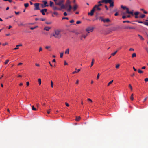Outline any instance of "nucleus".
<instances>
[{
	"instance_id": "nucleus-1",
	"label": "nucleus",
	"mask_w": 148,
	"mask_h": 148,
	"mask_svg": "<svg viewBox=\"0 0 148 148\" xmlns=\"http://www.w3.org/2000/svg\"><path fill=\"white\" fill-rule=\"evenodd\" d=\"M104 3L105 4L109 3L110 4V7H113L114 6V1L113 0H101L99 1V3Z\"/></svg>"
},
{
	"instance_id": "nucleus-2",
	"label": "nucleus",
	"mask_w": 148,
	"mask_h": 148,
	"mask_svg": "<svg viewBox=\"0 0 148 148\" xmlns=\"http://www.w3.org/2000/svg\"><path fill=\"white\" fill-rule=\"evenodd\" d=\"M52 36L55 37L56 38L58 39H60L61 36V35L60 34V31L57 30L55 31L54 33L51 35V37Z\"/></svg>"
},
{
	"instance_id": "nucleus-3",
	"label": "nucleus",
	"mask_w": 148,
	"mask_h": 148,
	"mask_svg": "<svg viewBox=\"0 0 148 148\" xmlns=\"http://www.w3.org/2000/svg\"><path fill=\"white\" fill-rule=\"evenodd\" d=\"M121 7L123 9H125L126 10V13L130 14L131 15H133V10H132V11H129V8L125 6H124L123 5L121 6Z\"/></svg>"
},
{
	"instance_id": "nucleus-4",
	"label": "nucleus",
	"mask_w": 148,
	"mask_h": 148,
	"mask_svg": "<svg viewBox=\"0 0 148 148\" xmlns=\"http://www.w3.org/2000/svg\"><path fill=\"white\" fill-rule=\"evenodd\" d=\"M93 8L95 10V11H97L99 12L101 10V8L96 5H95L94 6Z\"/></svg>"
},
{
	"instance_id": "nucleus-5",
	"label": "nucleus",
	"mask_w": 148,
	"mask_h": 148,
	"mask_svg": "<svg viewBox=\"0 0 148 148\" xmlns=\"http://www.w3.org/2000/svg\"><path fill=\"white\" fill-rule=\"evenodd\" d=\"M64 0H59L58 1L56 5L60 6L64 2Z\"/></svg>"
},
{
	"instance_id": "nucleus-6",
	"label": "nucleus",
	"mask_w": 148,
	"mask_h": 148,
	"mask_svg": "<svg viewBox=\"0 0 148 148\" xmlns=\"http://www.w3.org/2000/svg\"><path fill=\"white\" fill-rule=\"evenodd\" d=\"M95 12V10L93 8L91 10L90 12L88 13V15L92 16L94 14V13Z\"/></svg>"
},
{
	"instance_id": "nucleus-7",
	"label": "nucleus",
	"mask_w": 148,
	"mask_h": 148,
	"mask_svg": "<svg viewBox=\"0 0 148 148\" xmlns=\"http://www.w3.org/2000/svg\"><path fill=\"white\" fill-rule=\"evenodd\" d=\"M39 3H38L34 4V5L35 7L34 10H38L39 9Z\"/></svg>"
},
{
	"instance_id": "nucleus-8",
	"label": "nucleus",
	"mask_w": 148,
	"mask_h": 148,
	"mask_svg": "<svg viewBox=\"0 0 148 148\" xmlns=\"http://www.w3.org/2000/svg\"><path fill=\"white\" fill-rule=\"evenodd\" d=\"M70 1L69 0H67L66 1V3L65 4V6L66 8L68 7L69 5H70Z\"/></svg>"
},
{
	"instance_id": "nucleus-9",
	"label": "nucleus",
	"mask_w": 148,
	"mask_h": 148,
	"mask_svg": "<svg viewBox=\"0 0 148 148\" xmlns=\"http://www.w3.org/2000/svg\"><path fill=\"white\" fill-rule=\"evenodd\" d=\"M43 2L44 5V6H42L43 7H48L49 6V5H47V3L46 1H43Z\"/></svg>"
},
{
	"instance_id": "nucleus-10",
	"label": "nucleus",
	"mask_w": 148,
	"mask_h": 148,
	"mask_svg": "<svg viewBox=\"0 0 148 148\" xmlns=\"http://www.w3.org/2000/svg\"><path fill=\"white\" fill-rule=\"evenodd\" d=\"M53 10H60L61 9L59 8H58L57 7L55 6H53Z\"/></svg>"
},
{
	"instance_id": "nucleus-11",
	"label": "nucleus",
	"mask_w": 148,
	"mask_h": 148,
	"mask_svg": "<svg viewBox=\"0 0 148 148\" xmlns=\"http://www.w3.org/2000/svg\"><path fill=\"white\" fill-rule=\"evenodd\" d=\"M124 29H134V28L132 27H131L130 26H125L124 28Z\"/></svg>"
},
{
	"instance_id": "nucleus-12",
	"label": "nucleus",
	"mask_w": 148,
	"mask_h": 148,
	"mask_svg": "<svg viewBox=\"0 0 148 148\" xmlns=\"http://www.w3.org/2000/svg\"><path fill=\"white\" fill-rule=\"evenodd\" d=\"M78 6L77 4H75L73 7V10L74 11H75L77 8H78Z\"/></svg>"
},
{
	"instance_id": "nucleus-13",
	"label": "nucleus",
	"mask_w": 148,
	"mask_h": 148,
	"mask_svg": "<svg viewBox=\"0 0 148 148\" xmlns=\"http://www.w3.org/2000/svg\"><path fill=\"white\" fill-rule=\"evenodd\" d=\"M50 29L51 27L46 26L45 27L44 29L47 31H48Z\"/></svg>"
},
{
	"instance_id": "nucleus-14",
	"label": "nucleus",
	"mask_w": 148,
	"mask_h": 148,
	"mask_svg": "<svg viewBox=\"0 0 148 148\" xmlns=\"http://www.w3.org/2000/svg\"><path fill=\"white\" fill-rule=\"evenodd\" d=\"M60 6H61V8H60L61 9H61H64L66 8V7L65 6V5L63 3Z\"/></svg>"
},
{
	"instance_id": "nucleus-15",
	"label": "nucleus",
	"mask_w": 148,
	"mask_h": 148,
	"mask_svg": "<svg viewBox=\"0 0 148 148\" xmlns=\"http://www.w3.org/2000/svg\"><path fill=\"white\" fill-rule=\"evenodd\" d=\"M110 19L108 18H107L106 19H104L103 21V22L104 23H108L110 22Z\"/></svg>"
},
{
	"instance_id": "nucleus-16",
	"label": "nucleus",
	"mask_w": 148,
	"mask_h": 148,
	"mask_svg": "<svg viewBox=\"0 0 148 148\" xmlns=\"http://www.w3.org/2000/svg\"><path fill=\"white\" fill-rule=\"evenodd\" d=\"M138 36L141 40L143 41L144 40V39L141 35L138 34Z\"/></svg>"
},
{
	"instance_id": "nucleus-17",
	"label": "nucleus",
	"mask_w": 148,
	"mask_h": 148,
	"mask_svg": "<svg viewBox=\"0 0 148 148\" xmlns=\"http://www.w3.org/2000/svg\"><path fill=\"white\" fill-rule=\"evenodd\" d=\"M68 7H69V8L67 9V11L68 12H70L71 9H72V7L71 6V5H69Z\"/></svg>"
},
{
	"instance_id": "nucleus-18",
	"label": "nucleus",
	"mask_w": 148,
	"mask_h": 148,
	"mask_svg": "<svg viewBox=\"0 0 148 148\" xmlns=\"http://www.w3.org/2000/svg\"><path fill=\"white\" fill-rule=\"evenodd\" d=\"M69 48H67L66 50L65 53L66 54H69Z\"/></svg>"
},
{
	"instance_id": "nucleus-19",
	"label": "nucleus",
	"mask_w": 148,
	"mask_h": 148,
	"mask_svg": "<svg viewBox=\"0 0 148 148\" xmlns=\"http://www.w3.org/2000/svg\"><path fill=\"white\" fill-rule=\"evenodd\" d=\"M53 2L51 1H50V5L49 6L51 7H52L53 8V6H54V5H53Z\"/></svg>"
},
{
	"instance_id": "nucleus-20",
	"label": "nucleus",
	"mask_w": 148,
	"mask_h": 148,
	"mask_svg": "<svg viewBox=\"0 0 148 148\" xmlns=\"http://www.w3.org/2000/svg\"><path fill=\"white\" fill-rule=\"evenodd\" d=\"M80 71V69H79L77 70V71H73L72 72V73L73 74H74L75 73H77L78 72H79Z\"/></svg>"
},
{
	"instance_id": "nucleus-21",
	"label": "nucleus",
	"mask_w": 148,
	"mask_h": 148,
	"mask_svg": "<svg viewBox=\"0 0 148 148\" xmlns=\"http://www.w3.org/2000/svg\"><path fill=\"white\" fill-rule=\"evenodd\" d=\"M80 119H81V117H80V116H77L76 119V120L77 121H79L80 120Z\"/></svg>"
},
{
	"instance_id": "nucleus-22",
	"label": "nucleus",
	"mask_w": 148,
	"mask_h": 148,
	"mask_svg": "<svg viewBox=\"0 0 148 148\" xmlns=\"http://www.w3.org/2000/svg\"><path fill=\"white\" fill-rule=\"evenodd\" d=\"M38 82H39V85H40L41 84V79L40 78L38 79Z\"/></svg>"
},
{
	"instance_id": "nucleus-23",
	"label": "nucleus",
	"mask_w": 148,
	"mask_h": 148,
	"mask_svg": "<svg viewBox=\"0 0 148 148\" xmlns=\"http://www.w3.org/2000/svg\"><path fill=\"white\" fill-rule=\"evenodd\" d=\"M86 32H87L88 33H89V32L90 31V27H89L86 28Z\"/></svg>"
},
{
	"instance_id": "nucleus-24",
	"label": "nucleus",
	"mask_w": 148,
	"mask_h": 148,
	"mask_svg": "<svg viewBox=\"0 0 148 148\" xmlns=\"http://www.w3.org/2000/svg\"><path fill=\"white\" fill-rule=\"evenodd\" d=\"M94 61V59H92V62H91V67H92L93 66V65Z\"/></svg>"
},
{
	"instance_id": "nucleus-25",
	"label": "nucleus",
	"mask_w": 148,
	"mask_h": 148,
	"mask_svg": "<svg viewBox=\"0 0 148 148\" xmlns=\"http://www.w3.org/2000/svg\"><path fill=\"white\" fill-rule=\"evenodd\" d=\"M38 27V26H35V27H31L30 28V29L31 30H34V29L37 28Z\"/></svg>"
},
{
	"instance_id": "nucleus-26",
	"label": "nucleus",
	"mask_w": 148,
	"mask_h": 148,
	"mask_svg": "<svg viewBox=\"0 0 148 148\" xmlns=\"http://www.w3.org/2000/svg\"><path fill=\"white\" fill-rule=\"evenodd\" d=\"M99 20H101V21L103 22L104 19L103 18V17L100 16L99 17Z\"/></svg>"
},
{
	"instance_id": "nucleus-27",
	"label": "nucleus",
	"mask_w": 148,
	"mask_h": 148,
	"mask_svg": "<svg viewBox=\"0 0 148 148\" xmlns=\"http://www.w3.org/2000/svg\"><path fill=\"white\" fill-rule=\"evenodd\" d=\"M138 73L140 74L142 73H143V71L140 70V69H138Z\"/></svg>"
},
{
	"instance_id": "nucleus-28",
	"label": "nucleus",
	"mask_w": 148,
	"mask_h": 148,
	"mask_svg": "<svg viewBox=\"0 0 148 148\" xmlns=\"http://www.w3.org/2000/svg\"><path fill=\"white\" fill-rule=\"evenodd\" d=\"M117 52H118V51L117 50L116 51H115V52H114V53H111V55L112 56H114L117 53Z\"/></svg>"
},
{
	"instance_id": "nucleus-29",
	"label": "nucleus",
	"mask_w": 148,
	"mask_h": 148,
	"mask_svg": "<svg viewBox=\"0 0 148 148\" xmlns=\"http://www.w3.org/2000/svg\"><path fill=\"white\" fill-rule=\"evenodd\" d=\"M113 80H112L108 84L107 86H109L110 84H111L113 82Z\"/></svg>"
},
{
	"instance_id": "nucleus-30",
	"label": "nucleus",
	"mask_w": 148,
	"mask_h": 148,
	"mask_svg": "<svg viewBox=\"0 0 148 148\" xmlns=\"http://www.w3.org/2000/svg\"><path fill=\"white\" fill-rule=\"evenodd\" d=\"M133 94H132L131 95V97H130V98L131 100H134V98H133Z\"/></svg>"
},
{
	"instance_id": "nucleus-31",
	"label": "nucleus",
	"mask_w": 148,
	"mask_h": 148,
	"mask_svg": "<svg viewBox=\"0 0 148 148\" xmlns=\"http://www.w3.org/2000/svg\"><path fill=\"white\" fill-rule=\"evenodd\" d=\"M40 12H41L42 13V14L44 15H45V12L43 10H42L41 11H40Z\"/></svg>"
},
{
	"instance_id": "nucleus-32",
	"label": "nucleus",
	"mask_w": 148,
	"mask_h": 148,
	"mask_svg": "<svg viewBox=\"0 0 148 148\" xmlns=\"http://www.w3.org/2000/svg\"><path fill=\"white\" fill-rule=\"evenodd\" d=\"M101 3H99V1L98 2V5H97L98 6L100 7V6H101L102 5V4H101Z\"/></svg>"
},
{
	"instance_id": "nucleus-33",
	"label": "nucleus",
	"mask_w": 148,
	"mask_h": 148,
	"mask_svg": "<svg viewBox=\"0 0 148 148\" xmlns=\"http://www.w3.org/2000/svg\"><path fill=\"white\" fill-rule=\"evenodd\" d=\"M32 110H34V111H36L37 110V109H36V108H34V106H32Z\"/></svg>"
},
{
	"instance_id": "nucleus-34",
	"label": "nucleus",
	"mask_w": 148,
	"mask_h": 148,
	"mask_svg": "<svg viewBox=\"0 0 148 148\" xmlns=\"http://www.w3.org/2000/svg\"><path fill=\"white\" fill-rule=\"evenodd\" d=\"M139 14V12H136L134 13V14L135 15V16H137Z\"/></svg>"
},
{
	"instance_id": "nucleus-35",
	"label": "nucleus",
	"mask_w": 148,
	"mask_h": 148,
	"mask_svg": "<svg viewBox=\"0 0 148 148\" xmlns=\"http://www.w3.org/2000/svg\"><path fill=\"white\" fill-rule=\"evenodd\" d=\"M136 56V54L135 53H134L132 55V57H135Z\"/></svg>"
},
{
	"instance_id": "nucleus-36",
	"label": "nucleus",
	"mask_w": 148,
	"mask_h": 148,
	"mask_svg": "<svg viewBox=\"0 0 148 148\" xmlns=\"http://www.w3.org/2000/svg\"><path fill=\"white\" fill-rule=\"evenodd\" d=\"M51 87L53 88V83L52 81H51Z\"/></svg>"
},
{
	"instance_id": "nucleus-37",
	"label": "nucleus",
	"mask_w": 148,
	"mask_h": 148,
	"mask_svg": "<svg viewBox=\"0 0 148 148\" xmlns=\"http://www.w3.org/2000/svg\"><path fill=\"white\" fill-rule=\"evenodd\" d=\"M29 4L28 3H26L24 4V6L25 7H27L28 6Z\"/></svg>"
},
{
	"instance_id": "nucleus-38",
	"label": "nucleus",
	"mask_w": 148,
	"mask_h": 148,
	"mask_svg": "<svg viewBox=\"0 0 148 148\" xmlns=\"http://www.w3.org/2000/svg\"><path fill=\"white\" fill-rule=\"evenodd\" d=\"M145 15H144V14H143L141 15L140 16V18H144L145 17Z\"/></svg>"
},
{
	"instance_id": "nucleus-39",
	"label": "nucleus",
	"mask_w": 148,
	"mask_h": 148,
	"mask_svg": "<svg viewBox=\"0 0 148 148\" xmlns=\"http://www.w3.org/2000/svg\"><path fill=\"white\" fill-rule=\"evenodd\" d=\"M63 53H60V57L61 58H62L63 56Z\"/></svg>"
},
{
	"instance_id": "nucleus-40",
	"label": "nucleus",
	"mask_w": 148,
	"mask_h": 148,
	"mask_svg": "<svg viewBox=\"0 0 148 148\" xmlns=\"http://www.w3.org/2000/svg\"><path fill=\"white\" fill-rule=\"evenodd\" d=\"M130 23V21H123V23Z\"/></svg>"
},
{
	"instance_id": "nucleus-41",
	"label": "nucleus",
	"mask_w": 148,
	"mask_h": 148,
	"mask_svg": "<svg viewBox=\"0 0 148 148\" xmlns=\"http://www.w3.org/2000/svg\"><path fill=\"white\" fill-rule=\"evenodd\" d=\"M45 23L49 25V24H51L52 23V22H46Z\"/></svg>"
},
{
	"instance_id": "nucleus-42",
	"label": "nucleus",
	"mask_w": 148,
	"mask_h": 148,
	"mask_svg": "<svg viewBox=\"0 0 148 148\" xmlns=\"http://www.w3.org/2000/svg\"><path fill=\"white\" fill-rule=\"evenodd\" d=\"M9 60H6L5 62V64H6L9 62Z\"/></svg>"
},
{
	"instance_id": "nucleus-43",
	"label": "nucleus",
	"mask_w": 148,
	"mask_h": 148,
	"mask_svg": "<svg viewBox=\"0 0 148 148\" xmlns=\"http://www.w3.org/2000/svg\"><path fill=\"white\" fill-rule=\"evenodd\" d=\"M144 24L148 26V22H144Z\"/></svg>"
},
{
	"instance_id": "nucleus-44",
	"label": "nucleus",
	"mask_w": 148,
	"mask_h": 148,
	"mask_svg": "<svg viewBox=\"0 0 148 148\" xmlns=\"http://www.w3.org/2000/svg\"><path fill=\"white\" fill-rule=\"evenodd\" d=\"M62 20H64V19H65L68 20L69 19V18L68 17H63L62 18Z\"/></svg>"
},
{
	"instance_id": "nucleus-45",
	"label": "nucleus",
	"mask_w": 148,
	"mask_h": 148,
	"mask_svg": "<svg viewBox=\"0 0 148 148\" xmlns=\"http://www.w3.org/2000/svg\"><path fill=\"white\" fill-rule=\"evenodd\" d=\"M129 87L130 88L131 90H132V88L131 85L130 84L129 85Z\"/></svg>"
},
{
	"instance_id": "nucleus-46",
	"label": "nucleus",
	"mask_w": 148,
	"mask_h": 148,
	"mask_svg": "<svg viewBox=\"0 0 148 148\" xmlns=\"http://www.w3.org/2000/svg\"><path fill=\"white\" fill-rule=\"evenodd\" d=\"M99 75H100V73H98L97 75V79H99Z\"/></svg>"
},
{
	"instance_id": "nucleus-47",
	"label": "nucleus",
	"mask_w": 148,
	"mask_h": 148,
	"mask_svg": "<svg viewBox=\"0 0 148 148\" xmlns=\"http://www.w3.org/2000/svg\"><path fill=\"white\" fill-rule=\"evenodd\" d=\"M136 22H138V23H143V24H144V22H143L142 21H136Z\"/></svg>"
},
{
	"instance_id": "nucleus-48",
	"label": "nucleus",
	"mask_w": 148,
	"mask_h": 148,
	"mask_svg": "<svg viewBox=\"0 0 148 148\" xmlns=\"http://www.w3.org/2000/svg\"><path fill=\"white\" fill-rule=\"evenodd\" d=\"M22 46V45L21 44H19V45H16V47H18L21 46Z\"/></svg>"
},
{
	"instance_id": "nucleus-49",
	"label": "nucleus",
	"mask_w": 148,
	"mask_h": 148,
	"mask_svg": "<svg viewBox=\"0 0 148 148\" xmlns=\"http://www.w3.org/2000/svg\"><path fill=\"white\" fill-rule=\"evenodd\" d=\"M120 66V64H118L116 66V68H118Z\"/></svg>"
},
{
	"instance_id": "nucleus-50",
	"label": "nucleus",
	"mask_w": 148,
	"mask_h": 148,
	"mask_svg": "<svg viewBox=\"0 0 148 148\" xmlns=\"http://www.w3.org/2000/svg\"><path fill=\"white\" fill-rule=\"evenodd\" d=\"M81 23V22L80 21H77V22H76V24H79L80 23Z\"/></svg>"
},
{
	"instance_id": "nucleus-51",
	"label": "nucleus",
	"mask_w": 148,
	"mask_h": 148,
	"mask_svg": "<svg viewBox=\"0 0 148 148\" xmlns=\"http://www.w3.org/2000/svg\"><path fill=\"white\" fill-rule=\"evenodd\" d=\"M42 50V48L41 47H40L39 49V52H40Z\"/></svg>"
},
{
	"instance_id": "nucleus-52",
	"label": "nucleus",
	"mask_w": 148,
	"mask_h": 148,
	"mask_svg": "<svg viewBox=\"0 0 148 148\" xmlns=\"http://www.w3.org/2000/svg\"><path fill=\"white\" fill-rule=\"evenodd\" d=\"M4 1H9L10 2H12V1L11 0H3Z\"/></svg>"
},
{
	"instance_id": "nucleus-53",
	"label": "nucleus",
	"mask_w": 148,
	"mask_h": 148,
	"mask_svg": "<svg viewBox=\"0 0 148 148\" xmlns=\"http://www.w3.org/2000/svg\"><path fill=\"white\" fill-rule=\"evenodd\" d=\"M129 51H134V50L133 49L131 48L129 49Z\"/></svg>"
},
{
	"instance_id": "nucleus-54",
	"label": "nucleus",
	"mask_w": 148,
	"mask_h": 148,
	"mask_svg": "<svg viewBox=\"0 0 148 148\" xmlns=\"http://www.w3.org/2000/svg\"><path fill=\"white\" fill-rule=\"evenodd\" d=\"M126 18V16L125 15H123L122 18L123 19H125Z\"/></svg>"
},
{
	"instance_id": "nucleus-55",
	"label": "nucleus",
	"mask_w": 148,
	"mask_h": 148,
	"mask_svg": "<svg viewBox=\"0 0 148 148\" xmlns=\"http://www.w3.org/2000/svg\"><path fill=\"white\" fill-rule=\"evenodd\" d=\"M45 48L46 49H48L50 48V46H47L45 47Z\"/></svg>"
},
{
	"instance_id": "nucleus-56",
	"label": "nucleus",
	"mask_w": 148,
	"mask_h": 148,
	"mask_svg": "<svg viewBox=\"0 0 148 148\" xmlns=\"http://www.w3.org/2000/svg\"><path fill=\"white\" fill-rule=\"evenodd\" d=\"M53 14L54 15H57L58 14V13L56 12H55L53 13Z\"/></svg>"
},
{
	"instance_id": "nucleus-57",
	"label": "nucleus",
	"mask_w": 148,
	"mask_h": 148,
	"mask_svg": "<svg viewBox=\"0 0 148 148\" xmlns=\"http://www.w3.org/2000/svg\"><path fill=\"white\" fill-rule=\"evenodd\" d=\"M29 84V82H26V85L27 86H28Z\"/></svg>"
},
{
	"instance_id": "nucleus-58",
	"label": "nucleus",
	"mask_w": 148,
	"mask_h": 148,
	"mask_svg": "<svg viewBox=\"0 0 148 148\" xmlns=\"http://www.w3.org/2000/svg\"><path fill=\"white\" fill-rule=\"evenodd\" d=\"M105 8L106 10H108V8L106 5H105Z\"/></svg>"
},
{
	"instance_id": "nucleus-59",
	"label": "nucleus",
	"mask_w": 148,
	"mask_h": 148,
	"mask_svg": "<svg viewBox=\"0 0 148 148\" xmlns=\"http://www.w3.org/2000/svg\"><path fill=\"white\" fill-rule=\"evenodd\" d=\"M15 12V14H16V15H18V14H19V12H16V11H15V12Z\"/></svg>"
},
{
	"instance_id": "nucleus-60",
	"label": "nucleus",
	"mask_w": 148,
	"mask_h": 148,
	"mask_svg": "<svg viewBox=\"0 0 148 148\" xmlns=\"http://www.w3.org/2000/svg\"><path fill=\"white\" fill-rule=\"evenodd\" d=\"M90 32H92L93 30V28L90 27Z\"/></svg>"
},
{
	"instance_id": "nucleus-61",
	"label": "nucleus",
	"mask_w": 148,
	"mask_h": 148,
	"mask_svg": "<svg viewBox=\"0 0 148 148\" xmlns=\"http://www.w3.org/2000/svg\"><path fill=\"white\" fill-rule=\"evenodd\" d=\"M40 20L42 21H45V18H40Z\"/></svg>"
},
{
	"instance_id": "nucleus-62",
	"label": "nucleus",
	"mask_w": 148,
	"mask_h": 148,
	"mask_svg": "<svg viewBox=\"0 0 148 148\" xmlns=\"http://www.w3.org/2000/svg\"><path fill=\"white\" fill-rule=\"evenodd\" d=\"M42 10H43L45 12H47V10L46 9H43Z\"/></svg>"
},
{
	"instance_id": "nucleus-63",
	"label": "nucleus",
	"mask_w": 148,
	"mask_h": 148,
	"mask_svg": "<svg viewBox=\"0 0 148 148\" xmlns=\"http://www.w3.org/2000/svg\"><path fill=\"white\" fill-rule=\"evenodd\" d=\"M74 21L73 20H72L70 21V22L71 23H73L74 22Z\"/></svg>"
},
{
	"instance_id": "nucleus-64",
	"label": "nucleus",
	"mask_w": 148,
	"mask_h": 148,
	"mask_svg": "<svg viewBox=\"0 0 148 148\" xmlns=\"http://www.w3.org/2000/svg\"><path fill=\"white\" fill-rule=\"evenodd\" d=\"M144 80L145 81V82H147V81H148V78H146Z\"/></svg>"
}]
</instances>
